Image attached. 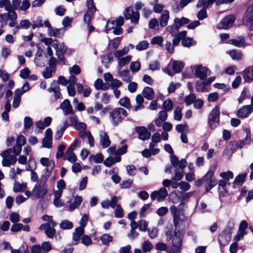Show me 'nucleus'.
I'll list each match as a JSON object with an SVG mask.
<instances>
[{
    "mask_svg": "<svg viewBox=\"0 0 253 253\" xmlns=\"http://www.w3.org/2000/svg\"><path fill=\"white\" fill-rule=\"evenodd\" d=\"M49 177V175H42L40 179L39 183L36 185L32 190V197L35 199L43 198L47 192V186L46 181Z\"/></svg>",
    "mask_w": 253,
    "mask_h": 253,
    "instance_id": "f257e3e1",
    "label": "nucleus"
},
{
    "mask_svg": "<svg viewBox=\"0 0 253 253\" xmlns=\"http://www.w3.org/2000/svg\"><path fill=\"white\" fill-rule=\"evenodd\" d=\"M126 111L123 108H116L110 112V120L114 126H117L126 116Z\"/></svg>",
    "mask_w": 253,
    "mask_h": 253,
    "instance_id": "f03ea898",
    "label": "nucleus"
},
{
    "mask_svg": "<svg viewBox=\"0 0 253 253\" xmlns=\"http://www.w3.org/2000/svg\"><path fill=\"white\" fill-rule=\"evenodd\" d=\"M191 70L196 77L201 80H205L211 74V71L207 67L201 65L192 66Z\"/></svg>",
    "mask_w": 253,
    "mask_h": 253,
    "instance_id": "7ed1b4c3",
    "label": "nucleus"
},
{
    "mask_svg": "<svg viewBox=\"0 0 253 253\" xmlns=\"http://www.w3.org/2000/svg\"><path fill=\"white\" fill-rule=\"evenodd\" d=\"M12 152L11 149L9 148L0 154L1 157L3 158L2 165L3 167H9L16 162L17 158L15 156L11 155Z\"/></svg>",
    "mask_w": 253,
    "mask_h": 253,
    "instance_id": "20e7f679",
    "label": "nucleus"
},
{
    "mask_svg": "<svg viewBox=\"0 0 253 253\" xmlns=\"http://www.w3.org/2000/svg\"><path fill=\"white\" fill-rule=\"evenodd\" d=\"M243 21L250 30H253V4L248 6L243 16Z\"/></svg>",
    "mask_w": 253,
    "mask_h": 253,
    "instance_id": "39448f33",
    "label": "nucleus"
},
{
    "mask_svg": "<svg viewBox=\"0 0 253 253\" xmlns=\"http://www.w3.org/2000/svg\"><path fill=\"white\" fill-rule=\"evenodd\" d=\"M220 111L218 107L214 108L209 115V124L211 129L215 128L219 122Z\"/></svg>",
    "mask_w": 253,
    "mask_h": 253,
    "instance_id": "423d86ee",
    "label": "nucleus"
},
{
    "mask_svg": "<svg viewBox=\"0 0 253 253\" xmlns=\"http://www.w3.org/2000/svg\"><path fill=\"white\" fill-rule=\"evenodd\" d=\"M182 233L180 231H175L172 240V252L177 253L181 249L182 246Z\"/></svg>",
    "mask_w": 253,
    "mask_h": 253,
    "instance_id": "0eeeda50",
    "label": "nucleus"
},
{
    "mask_svg": "<svg viewBox=\"0 0 253 253\" xmlns=\"http://www.w3.org/2000/svg\"><path fill=\"white\" fill-rule=\"evenodd\" d=\"M203 181L206 183V190L207 192L210 191L217 183L215 178L213 176V172L209 171L203 178Z\"/></svg>",
    "mask_w": 253,
    "mask_h": 253,
    "instance_id": "6e6552de",
    "label": "nucleus"
},
{
    "mask_svg": "<svg viewBox=\"0 0 253 253\" xmlns=\"http://www.w3.org/2000/svg\"><path fill=\"white\" fill-rule=\"evenodd\" d=\"M123 14L125 18L130 19L132 23L136 24L138 22L140 14L138 11H134L131 8L127 7Z\"/></svg>",
    "mask_w": 253,
    "mask_h": 253,
    "instance_id": "1a4fd4ad",
    "label": "nucleus"
},
{
    "mask_svg": "<svg viewBox=\"0 0 253 253\" xmlns=\"http://www.w3.org/2000/svg\"><path fill=\"white\" fill-rule=\"evenodd\" d=\"M235 18L233 15H229L224 18L217 25L219 29H227L232 26Z\"/></svg>",
    "mask_w": 253,
    "mask_h": 253,
    "instance_id": "9d476101",
    "label": "nucleus"
},
{
    "mask_svg": "<svg viewBox=\"0 0 253 253\" xmlns=\"http://www.w3.org/2000/svg\"><path fill=\"white\" fill-rule=\"evenodd\" d=\"M168 195L167 190L164 187H161L159 190L153 191L151 194V198L154 200L157 199L158 202L163 201Z\"/></svg>",
    "mask_w": 253,
    "mask_h": 253,
    "instance_id": "9b49d317",
    "label": "nucleus"
},
{
    "mask_svg": "<svg viewBox=\"0 0 253 253\" xmlns=\"http://www.w3.org/2000/svg\"><path fill=\"white\" fill-rule=\"evenodd\" d=\"M40 163L42 166L46 167V173L44 175H49V177L55 167L54 162L53 160H49L47 158L42 157L40 159Z\"/></svg>",
    "mask_w": 253,
    "mask_h": 253,
    "instance_id": "f8f14e48",
    "label": "nucleus"
},
{
    "mask_svg": "<svg viewBox=\"0 0 253 253\" xmlns=\"http://www.w3.org/2000/svg\"><path fill=\"white\" fill-rule=\"evenodd\" d=\"M135 130L138 134V138L142 140H148L151 137V133L144 126H136Z\"/></svg>",
    "mask_w": 253,
    "mask_h": 253,
    "instance_id": "ddd939ff",
    "label": "nucleus"
},
{
    "mask_svg": "<svg viewBox=\"0 0 253 253\" xmlns=\"http://www.w3.org/2000/svg\"><path fill=\"white\" fill-rule=\"evenodd\" d=\"M99 142L103 149L108 147L111 144V140L107 133L103 130H100L99 133Z\"/></svg>",
    "mask_w": 253,
    "mask_h": 253,
    "instance_id": "4468645a",
    "label": "nucleus"
},
{
    "mask_svg": "<svg viewBox=\"0 0 253 253\" xmlns=\"http://www.w3.org/2000/svg\"><path fill=\"white\" fill-rule=\"evenodd\" d=\"M121 199L120 197L114 196L112 197L111 201L107 199L102 201L100 203L103 209H108L109 207L114 209L119 200Z\"/></svg>",
    "mask_w": 253,
    "mask_h": 253,
    "instance_id": "2eb2a0df",
    "label": "nucleus"
},
{
    "mask_svg": "<svg viewBox=\"0 0 253 253\" xmlns=\"http://www.w3.org/2000/svg\"><path fill=\"white\" fill-rule=\"evenodd\" d=\"M253 111V106L252 105H245L239 109L237 115L239 118H245L248 117Z\"/></svg>",
    "mask_w": 253,
    "mask_h": 253,
    "instance_id": "dca6fc26",
    "label": "nucleus"
},
{
    "mask_svg": "<svg viewBox=\"0 0 253 253\" xmlns=\"http://www.w3.org/2000/svg\"><path fill=\"white\" fill-rule=\"evenodd\" d=\"M39 229L40 230H45L46 236L49 238H52L55 234V229L50 227V224L49 223L42 224L40 225Z\"/></svg>",
    "mask_w": 253,
    "mask_h": 253,
    "instance_id": "f3484780",
    "label": "nucleus"
},
{
    "mask_svg": "<svg viewBox=\"0 0 253 253\" xmlns=\"http://www.w3.org/2000/svg\"><path fill=\"white\" fill-rule=\"evenodd\" d=\"M244 81L246 82H251L253 81V66L245 69L242 73Z\"/></svg>",
    "mask_w": 253,
    "mask_h": 253,
    "instance_id": "a211bd4d",
    "label": "nucleus"
},
{
    "mask_svg": "<svg viewBox=\"0 0 253 253\" xmlns=\"http://www.w3.org/2000/svg\"><path fill=\"white\" fill-rule=\"evenodd\" d=\"M168 118V113L166 111H161L158 113V117L155 120V124L158 126H162Z\"/></svg>",
    "mask_w": 253,
    "mask_h": 253,
    "instance_id": "6ab92c4d",
    "label": "nucleus"
},
{
    "mask_svg": "<svg viewBox=\"0 0 253 253\" xmlns=\"http://www.w3.org/2000/svg\"><path fill=\"white\" fill-rule=\"evenodd\" d=\"M60 108L62 109L65 115L71 114L73 112L72 107L68 99H65L60 104Z\"/></svg>",
    "mask_w": 253,
    "mask_h": 253,
    "instance_id": "aec40b11",
    "label": "nucleus"
},
{
    "mask_svg": "<svg viewBox=\"0 0 253 253\" xmlns=\"http://www.w3.org/2000/svg\"><path fill=\"white\" fill-rule=\"evenodd\" d=\"M83 201V198L81 196H76L73 203L69 202V205H67L66 207L70 211H73L77 208H78L81 204Z\"/></svg>",
    "mask_w": 253,
    "mask_h": 253,
    "instance_id": "412c9836",
    "label": "nucleus"
},
{
    "mask_svg": "<svg viewBox=\"0 0 253 253\" xmlns=\"http://www.w3.org/2000/svg\"><path fill=\"white\" fill-rule=\"evenodd\" d=\"M170 210L173 216L174 225L176 227L180 220V211L174 205L170 207Z\"/></svg>",
    "mask_w": 253,
    "mask_h": 253,
    "instance_id": "4be33fe9",
    "label": "nucleus"
},
{
    "mask_svg": "<svg viewBox=\"0 0 253 253\" xmlns=\"http://www.w3.org/2000/svg\"><path fill=\"white\" fill-rule=\"evenodd\" d=\"M118 76L122 80L126 83L130 82L132 80V77L130 75V72L128 70H124L122 71H118Z\"/></svg>",
    "mask_w": 253,
    "mask_h": 253,
    "instance_id": "5701e85b",
    "label": "nucleus"
},
{
    "mask_svg": "<svg viewBox=\"0 0 253 253\" xmlns=\"http://www.w3.org/2000/svg\"><path fill=\"white\" fill-rule=\"evenodd\" d=\"M227 43L237 47H242L245 45V41L244 37H240L238 39L229 40Z\"/></svg>",
    "mask_w": 253,
    "mask_h": 253,
    "instance_id": "b1692460",
    "label": "nucleus"
},
{
    "mask_svg": "<svg viewBox=\"0 0 253 253\" xmlns=\"http://www.w3.org/2000/svg\"><path fill=\"white\" fill-rule=\"evenodd\" d=\"M169 19V14L168 10L163 11L162 14L160 18V25L161 27H165L168 25Z\"/></svg>",
    "mask_w": 253,
    "mask_h": 253,
    "instance_id": "393cba45",
    "label": "nucleus"
},
{
    "mask_svg": "<svg viewBox=\"0 0 253 253\" xmlns=\"http://www.w3.org/2000/svg\"><path fill=\"white\" fill-rule=\"evenodd\" d=\"M143 96L148 100H152L155 97L153 89L150 87H145L142 91Z\"/></svg>",
    "mask_w": 253,
    "mask_h": 253,
    "instance_id": "a878e982",
    "label": "nucleus"
},
{
    "mask_svg": "<svg viewBox=\"0 0 253 253\" xmlns=\"http://www.w3.org/2000/svg\"><path fill=\"white\" fill-rule=\"evenodd\" d=\"M120 161L121 157L120 156H116L114 158L108 157L105 160L103 163L106 167H109Z\"/></svg>",
    "mask_w": 253,
    "mask_h": 253,
    "instance_id": "bb28decb",
    "label": "nucleus"
},
{
    "mask_svg": "<svg viewBox=\"0 0 253 253\" xmlns=\"http://www.w3.org/2000/svg\"><path fill=\"white\" fill-rule=\"evenodd\" d=\"M129 49L128 46H125L122 50H116L114 53V56L119 59L123 56L127 54L129 52Z\"/></svg>",
    "mask_w": 253,
    "mask_h": 253,
    "instance_id": "cd10ccee",
    "label": "nucleus"
},
{
    "mask_svg": "<svg viewBox=\"0 0 253 253\" xmlns=\"http://www.w3.org/2000/svg\"><path fill=\"white\" fill-rule=\"evenodd\" d=\"M207 85L204 81L203 82L197 81L196 84V89L198 92H208L209 90L208 87H206Z\"/></svg>",
    "mask_w": 253,
    "mask_h": 253,
    "instance_id": "c85d7f7f",
    "label": "nucleus"
},
{
    "mask_svg": "<svg viewBox=\"0 0 253 253\" xmlns=\"http://www.w3.org/2000/svg\"><path fill=\"white\" fill-rule=\"evenodd\" d=\"M73 151L68 148L65 154V159L71 163H75L77 160V157Z\"/></svg>",
    "mask_w": 253,
    "mask_h": 253,
    "instance_id": "c756f323",
    "label": "nucleus"
},
{
    "mask_svg": "<svg viewBox=\"0 0 253 253\" xmlns=\"http://www.w3.org/2000/svg\"><path fill=\"white\" fill-rule=\"evenodd\" d=\"M227 53L234 60H241L243 57V54L241 52L237 51L236 50H229Z\"/></svg>",
    "mask_w": 253,
    "mask_h": 253,
    "instance_id": "7c9ffc66",
    "label": "nucleus"
},
{
    "mask_svg": "<svg viewBox=\"0 0 253 253\" xmlns=\"http://www.w3.org/2000/svg\"><path fill=\"white\" fill-rule=\"evenodd\" d=\"M84 233V229L82 227H77L75 229V232L73 233V239L74 241L77 242L79 241L81 236Z\"/></svg>",
    "mask_w": 253,
    "mask_h": 253,
    "instance_id": "2f4dec72",
    "label": "nucleus"
},
{
    "mask_svg": "<svg viewBox=\"0 0 253 253\" xmlns=\"http://www.w3.org/2000/svg\"><path fill=\"white\" fill-rule=\"evenodd\" d=\"M0 7H4L5 9L7 11L14 9L13 7L9 0H0Z\"/></svg>",
    "mask_w": 253,
    "mask_h": 253,
    "instance_id": "473e14b6",
    "label": "nucleus"
},
{
    "mask_svg": "<svg viewBox=\"0 0 253 253\" xmlns=\"http://www.w3.org/2000/svg\"><path fill=\"white\" fill-rule=\"evenodd\" d=\"M15 9H13L8 11L7 13H4L5 18H6V23L8 20H17V15L16 12L15 11Z\"/></svg>",
    "mask_w": 253,
    "mask_h": 253,
    "instance_id": "72a5a7b5",
    "label": "nucleus"
},
{
    "mask_svg": "<svg viewBox=\"0 0 253 253\" xmlns=\"http://www.w3.org/2000/svg\"><path fill=\"white\" fill-rule=\"evenodd\" d=\"M179 27L174 23L172 25H169L167 27V30L171 34L172 36H176L179 31Z\"/></svg>",
    "mask_w": 253,
    "mask_h": 253,
    "instance_id": "f704fd0d",
    "label": "nucleus"
},
{
    "mask_svg": "<svg viewBox=\"0 0 253 253\" xmlns=\"http://www.w3.org/2000/svg\"><path fill=\"white\" fill-rule=\"evenodd\" d=\"M131 56L127 55L118 59V65L120 68H122L128 64L131 60Z\"/></svg>",
    "mask_w": 253,
    "mask_h": 253,
    "instance_id": "c9c22d12",
    "label": "nucleus"
},
{
    "mask_svg": "<svg viewBox=\"0 0 253 253\" xmlns=\"http://www.w3.org/2000/svg\"><path fill=\"white\" fill-rule=\"evenodd\" d=\"M42 50L39 49L35 55L34 59L35 64L40 67H43L44 66V62H39V58H42Z\"/></svg>",
    "mask_w": 253,
    "mask_h": 253,
    "instance_id": "e433bc0d",
    "label": "nucleus"
},
{
    "mask_svg": "<svg viewBox=\"0 0 253 253\" xmlns=\"http://www.w3.org/2000/svg\"><path fill=\"white\" fill-rule=\"evenodd\" d=\"M189 22V19L185 17H182L181 18H176L174 20V24L177 25L179 28L182 25L188 24Z\"/></svg>",
    "mask_w": 253,
    "mask_h": 253,
    "instance_id": "4c0bfd02",
    "label": "nucleus"
},
{
    "mask_svg": "<svg viewBox=\"0 0 253 253\" xmlns=\"http://www.w3.org/2000/svg\"><path fill=\"white\" fill-rule=\"evenodd\" d=\"M183 65L182 62L178 61H174L172 63V68L174 72L179 73L182 71Z\"/></svg>",
    "mask_w": 253,
    "mask_h": 253,
    "instance_id": "58836bf2",
    "label": "nucleus"
},
{
    "mask_svg": "<svg viewBox=\"0 0 253 253\" xmlns=\"http://www.w3.org/2000/svg\"><path fill=\"white\" fill-rule=\"evenodd\" d=\"M152 244L149 241H145L142 244V248L143 253L149 252L153 249Z\"/></svg>",
    "mask_w": 253,
    "mask_h": 253,
    "instance_id": "ea45409f",
    "label": "nucleus"
},
{
    "mask_svg": "<svg viewBox=\"0 0 253 253\" xmlns=\"http://www.w3.org/2000/svg\"><path fill=\"white\" fill-rule=\"evenodd\" d=\"M119 103L121 106L124 107L126 109H129L131 108L129 99L127 97L121 98L119 101Z\"/></svg>",
    "mask_w": 253,
    "mask_h": 253,
    "instance_id": "a19ab883",
    "label": "nucleus"
},
{
    "mask_svg": "<svg viewBox=\"0 0 253 253\" xmlns=\"http://www.w3.org/2000/svg\"><path fill=\"white\" fill-rule=\"evenodd\" d=\"M160 26V24H159L158 21L156 18H153L149 21V27L150 29L155 30H159Z\"/></svg>",
    "mask_w": 253,
    "mask_h": 253,
    "instance_id": "79ce46f5",
    "label": "nucleus"
},
{
    "mask_svg": "<svg viewBox=\"0 0 253 253\" xmlns=\"http://www.w3.org/2000/svg\"><path fill=\"white\" fill-rule=\"evenodd\" d=\"M113 237L108 234H104L101 237V241L104 245H108L112 241Z\"/></svg>",
    "mask_w": 253,
    "mask_h": 253,
    "instance_id": "37998d69",
    "label": "nucleus"
},
{
    "mask_svg": "<svg viewBox=\"0 0 253 253\" xmlns=\"http://www.w3.org/2000/svg\"><path fill=\"white\" fill-rule=\"evenodd\" d=\"M175 120L180 121L182 117V108L180 107H176L173 112Z\"/></svg>",
    "mask_w": 253,
    "mask_h": 253,
    "instance_id": "c03bdc74",
    "label": "nucleus"
},
{
    "mask_svg": "<svg viewBox=\"0 0 253 253\" xmlns=\"http://www.w3.org/2000/svg\"><path fill=\"white\" fill-rule=\"evenodd\" d=\"M59 226L63 229H69L73 227V224L69 220H63L60 223Z\"/></svg>",
    "mask_w": 253,
    "mask_h": 253,
    "instance_id": "a18cd8bd",
    "label": "nucleus"
},
{
    "mask_svg": "<svg viewBox=\"0 0 253 253\" xmlns=\"http://www.w3.org/2000/svg\"><path fill=\"white\" fill-rule=\"evenodd\" d=\"M52 46L56 49V52L63 53L66 52V48L63 43L59 44L54 43Z\"/></svg>",
    "mask_w": 253,
    "mask_h": 253,
    "instance_id": "49530a36",
    "label": "nucleus"
},
{
    "mask_svg": "<svg viewBox=\"0 0 253 253\" xmlns=\"http://www.w3.org/2000/svg\"><path fill=\"white\" fill-rule=\"evenodd\" d=\"M149 46V43L146 41H142L139 42L136 46V49L137 50H143L146 49Z\"/></svg>",
    "mask_w": 253,
    "mask_h": 253,
    "instance_id": "de8ad7c7",
    "label": "nucleus"
},
{
    "mask_svg": "<svg viewBox=\"0 0 253 253\" xmlns=\"http://www.w3.org/2000/svg\"><path fill=\"white\" fill-rule=\"evenodd\" d=\"M116 209L115 211V216L117 218H122L124 216L123 210L121 208V206L119 204H116L115 207Z\"/></svg>",
    "mask_w": 253,
    "mask_h": 253,
    "instance_id": "09e8293b",
    "label": "nucleus"
},
{
    "mask_svg": "<svg viewBox=\"0 0 253 253\" xmlns=\"http://www.w3.org/2000/svg\"><path fill=\"white\" fill-rule=\"evenodd\" d=\"M75 108L79 111H83L85 110V106L82 102H79L77 98H74L73 102Z\"/></svg>",
    "mask_w": 253,
    "mask_h": 253,
    "instance_id": "8fccbe9b",
    "label": "nucleus"
},
{
    "mask_svg": "<svg viewBox=\"0 0 253 253\" xmlns=\"http://www.w3.org/2000/svg\"><path fill=\"white\" fill-rule=\"evenodd\" d=\"M120 42V38H116L109 42V46L110 48L116 49L118 47Z\"/></svg>",
    "mask_w": 253,
    "mask_h": 253,
    "instance_id": "3c124183",
    "label": "nucleus"
},
{
    "mask_svg": "<svg viewBox=\"0 0 253 253\" xmlns=\"http://www.w3.org/2000/svg\"><path fill=\"white\" fill-rule=\"evenodd\" d=\"M49 92H53L54 96L55 99H59L62 97L61 94L59 90V87H50L48 89Z\"/></svg>",
    "mask_w": 253,
    "mask_h": 253,
    "instance_id": "603ef678",
    "label": "nucleus"
},
{
    "mask_svg": "<svg viewBox=\"0 0 253 253\" xmlns=\"http://www.w3.org/2000/svg\"><path fill=\"white\" fill-rule=\"evenodd\" d=\"M141 67L140 63L136 61V62H132L130 64V69L133 72H138Z\"/></svg>",
    "mask_w": 253,
    "mask_h": 253,
    "instance_id": "864d4df0",
    "label": "nucleus"
},
{
    "mask_svg": "<svg viewBox=\"0 0 253 253\" xmlns=\"http://www.w3.org/2000/svg\"><path fill=\"white\" fill-rule=\"evenodd\" d=\"M196 98L195 94L191 93L185 97L184 101L187 105H189L194 103Z\"/></svg>",
    "mask_w": 253,
    "mask_h": 253,
    "instance_id": "5fc2aeb1",
    "label": "nucleus"
},
{
    "mask_svg": "<svg viewBox=\"0 0 253 253\" xmlns=\"http://www.w3.org/2000/svg\"><path fill=\"white\" fill-rule=\"evenodd\" d=\"M26 187V186L25 184H21L20 183L15 181L13 187V191L14 192L23 191L25 189Z\"/></svg>",
    "mask_w": 253,
    "mask_h": 253,
    "instance_id": "6e6d98bb",
    "label": "nucleus"
},
{
    "mask_svg": "<svg viewBox=\"0 0 253 253\" xmlns=\"http://www.w3.org/2000/svg\"><path fill=\"white\" fill-rule=\"evenodd\" d=\"M122 84V83L117 79H114L110 83L109 85L111 86L112 89H116Z\"/></svg>",
    "mask_w": 253,
    "mask_h": 253,
    "instance_id": "4d7b16f0",
    "label": "nucleus"
},
{
    "mask_svg": "<svg viewBox=\"0 0 253 253\" xmlns=\"http://www.w3.org/2000/svg\"><path fill=\"white\" fill-rule=\"evenodd\" d=\"M163 107L165 111H171L172 109L173 104L170 100H167L165 101L163 104Z\"/></svg>",
    "mask_w": 253,
    "mask_h": 253,
    "instance_id": "13d9d810",
    "label": "nucleus"
},
{
    "mask_svg": "<svg viewBox=\"0 0 253 253\" xmlns=\"http://www.w3.org/2000/svg\"><path fill=\"white\" fill-rule=\"evenodd\" d=\"M220 176L225 180L228 181L230 179H232L233 178V174L231 171H228L227 172L220 173Z\"/></svg>",
    "mask_w": 253,
    "mask_h": 253,
    "instance_id": "bf43d9fd",
    "label": "nucleus"
},
{
    "mask_svg": "<svg viewBox=\"0 0 253 253\" xmlns=\"http://www.w3.org/2000/svg\"><path fill=\"white\" fill-rule=\"evenodd\" d=\"M86 3L88 8L87 11L95 12L96 10V8L94 5L93 0H87Z\"/></svg>",
    "mask_w": 253,
    "mask_h": 253,
    "instance_id": "052dcab7",
    "label": "nucleus"
},
{
    "mask_svg": "<svg viewBox=\"0 0 253 253\" xmlns=\"http://www.w3.org/2000/svg\"><path fill=\"white\" fill-rule=\"evenodd\" d=\"M90 158L96 163H100L103 161V156L101 153H98L95 155H91Z\"/></svg>",
    "mask_w": 253,
    "mask_h": 253,
    "instance_id": "680f3d73",
    "label": "nucleus"
},
{
    "mask_svg": "<svg viewBox=\"0 0 253 253\" xmlns=\"http://www.w3.org/2000/svg\"><path fill=\"white\" fill-rule=\"evenodd\" d=\"M42 147L47 148H51L52 147V139L44 137L42 141Z\"/></svg>",
    "mask_w": 253,
    "mask_h": 253,
    "instance_id": "e2e57ef3",
    "label": "nucleus"
},
{
    "mask_svg": "<svg viewBox=\"0 0 253 253\" xmlns=\"http://www.w3.org/2000/svg\"><path fill=\"white\" fill-rule=\"evenodd\" d=\"M65 147V145L63 144H61L58 147L57 152L56 154V158L58 159L63 156L64 150Z\"/></svg>",
    "mask_w": 253,
    "mask_h": 253,
    "instance_id": "0e129e2a",
    "label": "nucleus"
},
{
    "mask_svg": "<svg viewBox=\"0 0 253 253\" xmlns=\"http://www.w3.org/2000/svg\"><path fill=\"white\" fill-rule=\"evenodd\" d=\"M148 225V222L145 220L142 219L139 221V228L141 231H146V230H147Z\"/></svg>",
    "mask_w": 253,
    "mask_h": 253,
    "instance_id": "69168bd1",
    "label": "nucleus"
},
{
    "mask_svg": "<svg viewBox=\"0 0 253 253\" xmlns=\"http://www.w3.org/2000/svg\"><path fill=\"white\" fill-rule=\"evenodd\" d=\"M33 124L32 119L29 117H25L24 120V127L25 129L29 128Z\"/></svg>",
    "mask_w": 253,
    "mask_h": 253,
    "instance_id": "338daca9",
    "label": "nucleus"
},
{
    "mask_svg": "<svg viewBox=\"0 0 253 253\" xmlns=\"http://www.w3.org/2000/svg\"><path fill=\"white\" fill-rule=\"evenodd\" d=\"M180 86L179 83H170L168 87V91L169 93H172L175 91V89L178 88Z\"/></svg>",
    "mask_w": 253,
    "mask_h": 253,
    "instance_id": "774afa93",
    "label": "nucleus"
}]
</instances>
